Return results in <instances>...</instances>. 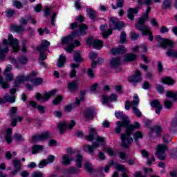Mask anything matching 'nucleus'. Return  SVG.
<instances>
[{
	"label": "nucleus",
	"instance_id": "e433bc0d",
	"mask_svg": "<svg viewBox=\"0 0 177 177\" xmlns=\"http://www.w3.org/2000/svg\"><path fill=\"white\" fill-rule=\"evenodd\" d=\"M113 55H117V53H124V52H127V48L124 46H121L120 48H113L111 50Z\"/></svg>",
	"mask_w": 177,
	"mask_h": 177
},
{
	"label": "nucleus",
	"instance_id": "20e7f679",
	"mask_svg": "<svg viewBox=\"0 0 177 177\" xmlns=\"http://www.w3.org/2000/svg\"><path fill=\"white\" fill-rule=\"evenodd\" d=\"M38 75V73L37 71H32L28 76H24V75H18L14 82V86L17 88L21 85V84H24V82L27 81H30L35 85L36 86H39V85H42L44 84V80L41 77H36Z\"/></svg>",
	"mask_w": 177,
	"mask_h": 177
},
{
	"label": "nucleus",
	"instance_id": "2eb2a0df",
	"mask_svg": "<svg viewBox=\"0 0 177 177\" xmlns=\"http://www.w3.org/2000/svg\"><path fill=\"white\" fill-rule=\"evenodd\" d=\"M55 93V90H53L48 93H44L43 95H41L40 93H37L35 95V97L37 100H39V102H48V100H49V99H50V97L53 96Z\"/></svg>",
	"mask_w": 177,
	"mask_h": 177
},
{
	"label": "nucleus",
	"instance_id": "37998d69",
	"mask_svg": "<svg viewBox=\"0 0 177 177\" xmlns=\"http://www.w3.org/2000/svg\"><path fill=\"white\" fill-rule=\"evenodd\" d=\"M75 164L78 168L82 167V156L78 154L75 159Z\"/></svg>",
	"mask_w": 177,
	"mask_h": 177
},
{
	"label": "nucleus",
	"instance_id": "412c9836",
	"mask_svg": "<svg viewBox=\"0 0 177 177\" xmlns=\"http://www.w3.org/2000/svg\"><path fill=\"white\" fill-rule=\"evenodd\" d=\"M115 100H117V95H115V94H111L110 97L106 95H102L101 97V101L103 103V104L111 103V102H115Z\"/></svg>",
	"mask_w": 177,
	"mask_h": 177
},
{
	"label": "nucleus",
	"instance_id": "7ed1b4c3",
	"mask_svg": "<svg viewBox=\"0 0 177 177\" xmlns=\"http://www.w3.org/2000/svg\"><path fill=\"white\" fill-rule=\"evenodd\" d=\"M8 45L11 46L12 52H19L20 50V46L19 45V40L13 38L12 35H9L8 39L3 41V44L0 45V61L5 59V55L9 52Z\"/></svg>",
	"mask_w": 177,
	"mask_h": 177
},
{
	"label": "nucleus",
	"instance_id": "13d9d810",
	"mask_svg": "<svg viewBox=\"0 0 177 177\" xmlns=\"http://www.w3.org/2000/svg\"><path fill=\"white\" fill-rule=\"evenodd\" d=\"M84 96H80L75 99V106L77 104V106H80L81 104V102H84Z\"/></svg>",
	"mask_w": 177,
	"mask_h": 177
},
{
	"label": "nucleus",
	"instance_id": "4c0bfd02",
	"mask_svg": "<svg viewBox=\"0 0 177 177\" xmlns=\"http://www.w3.org/2000/svg\"><path fill=\"white\" fill-rule=\"evenodd\" d=\"M50 45V42L48 41V40H42L41 46L38 48L39 50H46L48 46Z\"/></svg>",
	"mask_w": 177,
	"mask_h": 177
},
{
	"label": "nucleus",
	"instance_id": "e2e57ef3",
	"mask_svg": "<svg viewBox=\"0 0 177 177\" xmlns=\"http://www.w3.org/2000/svg\"><path fill=\"white\" fill-rule=\"evenodd\" d=\"M62 100H63V97L60 95L57 96V98H55L53 102V104H59V103H60V102H62Z\"/></svg>",
	"mask_w": 177,
	"mask_h": 177
},
{
	"label": "nucleus",
	"instance_id": "39448f33",
	"mask_svg": "<svg viewBox=\"0 0 177 177\" xmlns=\"http://www.w3.org/2000/svg\"><path fill=\"white\" fill-rule=\"evenodd\" d=\"M124 125L126 132L121 136L122 146H123V147H129L131 144L133 142V138L131 136V133H132L133 131H135V129H139L140 124L139 122H135L134 125L130 124L129 120V122Z\"/></svg>",
	"mask_w": 177,
	"mask_h": 177
},
{
	"label": "nucleus",
	"instance_id": "c85d7f7f",
	"mask_svg": "<svg viewBox=\"0 0 177 177\" xmlns=\"http://www.w3.org/2000/svg\"><path fill=\"white\" fill-rule=\"evenodd\" d=\"M67 88L71 92H74V91H77V89H78V82L73 81L68 82L67 84Z\"/></svg>",
	"mask_w": 177,
	"mask_h": 177
},
{
	"label": "nucleus",
	"instance_id": "bf43d9fd",
	"mask_svg": "<svg viewBox=\"0 0 177 177\" xmlns=\"http://www.w3.org/2000/svg\"><path fill=\"white\" fill-rule=\"evenodd\" d=\"M164 105L166 109H171L172 107V102L169 100H166L164 102Z\"/></svg>",
	"mask_w": 177,
	"mask_h": 177
},
{
	"label": "nucleus",
	"instance_id": "c9c22d12",
	"mask_svg": "<svg viewBox=\"0 0 177 177\" xmlns=\"http://www.w3.org/2000/svg\"><path fill=\"white\" fill-rule=\"evenodd\" d=\"M78 67H80V64H71V73L69 75L71 78L75 77V75L77 74V71H75V68H78Z\"/></svg>",
	"mask_w": 177,
	"mask_h": 177
},
{
	"label": "nucleus",
	"instance_id": "f03ea898",
	"mask_svg": "<svg viewBox=\"0 0 177 177\" xmlns=\"http://www.w3.org/2000/svg\"><path fill=\"white\" fill-rule=\"evenodd\" d=\"M93 139H95L96 142H93L92 146L85 145L84 147V151H87L88 153H93L95 149H97V147H100V146H103L106 143L105 138L97 136V133L96 132V129L95 128L89 127L88 136H87L86 140L88 142H92Z\"/></svg>",
	"mask_w": 177,
	"mask_h": 177
},
{
	"label": "nucleus",
	"instance_id": "6ab92c4d",
	"mask_svg": "<svg viewBox=\"0 0 177 177\" xmlns=\"http://www.w3.org/2000/svg\"><path fill=\"white\" fill-rule=\"evenodd\" d=\"M141 154L143 158L147 159V165H151V164H153V162L156 161V158H154V156L149 155L146 150L141 151Z\"/></svg>",
	"mask_w": 177,
	"mask_h": 177
},
{
	"label": "nucleus",
	"instance_id": "473e14b6",
	"mask_svg": "<svg viewBox=\"0 0 177 177\" xmlns=\"http://www.w3.org/2000/svg\"><path fill=\"white\" fill-rule=\"evenodd\" d=\"M12 130L11 128H8L6 131V140L7 143H12V140L13 139L12 138Z\"/></svg>",
	"mask_w": 177,
	"mask_h": 177
},
{
	"label": "nucleus",
	"instance_id": "cd10ccee",
	"mask_svg": "<svg viewBox=\"0 0 177 177\" xmlns=\"http://www.w3.org/2000/svg\"><path fill=\"white\" fill-rule=\"evenodd\" d=\"M29 106H30V107H32V109H37L38 111L41 114H44V113H45V107H44L41 105L37 106V103L34 101H30L29 102Z\"/></svg>",
	"mask_w": 177,
	"mask_h": 177
},
{
	"label": "nucleus",
	"instance_id": "6e6d98bb",
	"mask_svg": "<svg viewBox=\"0 0 177 177\" xmlns=\"http://www.w3.org/2000/svg\"><path fill=\"white\" fill-rule=\"evenodd\" d=\"M105 151L111 157L115 156V152H114V151H113V149H111V148H110V147H106L105 149Z\"/></svg>",
	"mask_w": 177,
	"mask_h": 177
},
{
	"label": "nucleus",
	"instance_id": "09e8293b",
	"mask_svg": "<svg viewBox=\"0 0 177 177\" xmlns=\"http://www.w3.org/2000/svg\"><path fill=\"white\" fill-rule=\"evenodd\" d=\"M73 107H75V104H68L64 106V110L66 113H70L73 110Z\"/></svg>",
	"mask_w": 177,
	"mask_h": 177
},
{
	"label": "nucleus",
	"instance_id": "5701e85b",
	"mask_svg": "<svg viewBox=\"0 0 177 177\" xmlns=\"http://www.w3.org/2000/svg\"><path fill=\"white\" fill-rule=\"evenodd\" d=\"M28 21H31L32 24H37V21L32 19L31 15H28L25 18H21L20 20L21 26H26Z\"/></svg>",
	"mask_w": 177,
	"mask_h": 177
},
{
	"label": "nucleus",
	"instance_id": "3c124183",
	"mask_svg": "<svg viewBox=\"0 0 177 177\" xmlns=\"http://www.w3.org/2000/svg\"><path fill=\"white\" fill-rule=\"evenodd\" d=\"M117 165L118 164H115V162H114V160H111L109 162V165L105 166V167L104 169V172H106V173L109 172V171L110 170V167H111V165H115H115Z\"/></svg>",
	"mask_w": 177,
	"mask_h": 177
},
{
	"label": "nucleus",
	"instance_id": "79ce46f5",
	"mask_svg": "<svg viewBox=\"0 0 177 177\" xmlns=\"http://www.w3.org/2000/svg\"><path fill=\"white\" fill-rule=\"evenodd\" d=\"M133 139L136 142H138V140H140V139L143 138V133L141 131H137L134 133L133 136Z\"/></svg>",
	"mask_w": 177,
	"mask_h": 177
},
{
	"label": "nucleus",
	"instance_id": "052dcab7",
	"mask_svg": "<svg viewBox=\"0 0 177 177\" xmlns=\"http://www.w3.org/2000/svg\"><path fill=\"white\" fill-rule=\"evenodd\" d=\"M56 157H55V156L53 155H50L48 158H47V164H52V162H54L55 160Z\"/></svg>",
	"mask_w": 177,
	"mask_h": 177
},
{
	"label": "nucleus",
	"instance_id": "4468645a",
	"mask_svg": "<svg viewBox=\"0 0 177 177\" xmlns=\"http://www.w3.org/2000/svg\"><path fill=\"white\" fill-rule=\"evenodd\" d=\"M86 43L88 45L93 46L95 49H101V48H103V41L99 40L97 39H95L93 36L89 37L87 39Z\"/></svg>",
	"mask_w": 177,
	"mask_h": 177
},
{
	"label": "nucleus",
	"instance_id": "c03bdc74",
	"mask_svg": "<svg viewBox=\"0 0 177 177\" xmlns=\"http://www.w3.org/2000/svg\"><path fill=\"white\" fill-rule=\"evenodd\" d=\"M44 149V147L41 145H35L32 148V154H37V153H39V151Z\"/></svg>",
	"mask_w": 177,
	"mask_h": 177
},
{
	"label": "nucleus",
	"instance_id": "dca6fc26",
	"mask_svg": "<svg viewBox=\"0 0 177 177\" xmlns=\"http://www.w3.org/2000/svg\"><path fill=\"white\" fill-rule=\"evenodd\" d=\"M10 95L9 94H6L3 99V103H6L9 102L10 103H15L16 102V96L15 95V93H16V88H12L10 91Z\"/></svg>",
	"mask_w": 177,
	"mask_h": 177
},
{
	"label": "nucleus",
	"instance_id": "a19ab883",
	"mask_svg": "<svg viewBox=\"0 0 177 177\" xmlns=\"http://www.w3.org/2000/svg\"><path fill=\"white\" fill-rule=\"evenodd\" d=\"M73 60L76 62V63H80L82 62V58H81V51H76L73 55Z\"/></svg>",
	"mask_w": 177,
	"mask_h": 177
},
{
	"label": "nucleus",
	"instance_id": "aec40b11",
	"mask_svg": "<svg viewBox=\"0 0 177 177\" xmlns=\"http://www.w3.org/2000/svg\"><path fill=\"white\" fill-rule=\"evenodd\" d=\"M49 138V133L48 132H44L41 134H39L37 136H35L32 138V142L33 143H35L36 142H41L42 140H45V139H48Z\"/></svg>",
	"mask_w": 177,
	"mask_h": 177
},
{
	"label": "nucleus",
	"instance_id": "338daca9",
	"mask_svg": "<svg viewBox=\"0 0 177 177\" xmlns=\"http://www.w3.org/2000/svg\"><path fill=\"white\" fill-rule=\"evenodd\" d=\"M156 91L158 93H164V87L160 84L156 86Z\"/></svg>",
	"mask_w": 177,
	"mask_h": 177
},
{
	"label": "nucleus",
	"instance_id": "9b49d317",
	"mask_svg": "<svg viewBox=\"0 0 177 177\" xmlns=\"http://www.w3.org/2000/svg\"><path fill=\"white\" fill-rule=\"evenodd\" d=\"M3 75L6 77V81L3 80V77L0 75V85L1 88L3 89H6L10 86V84H8V82H10L11 81H13L14 75L13 73H4Z\"/></svg>",
	"mask_w": 177,
	"mask_h": 177
},
{
	"label": "nucleus",
	"instance_id": "f704fd0d",
	"mask_svg": "<svg viewBox=\"0 0 177 177\" xmlns=\"http://www.w3.org/2000/svg\"><path fill=\"white\" fill-rule=\"evenodd\" d=\"M110 64H111V67H113V68L118 67V66L121 64V60L120 59V57H116L112 58V59L111 60Z\"/></svg>",
	"mask_w": 177,
	"mask_h": 177
},
{
	"label": "nucleus",
	"instance_id": "b1692460",
	"mask_svg": "<svg viewBox=\"0 0 177 177\" xmlns=\"http://www.w3.org/2000/svg\"><path fill=\"white\" fill-rule=\"evenodd\" d=\"M151 107H155L156 114H160L161 110H162V106L160 104V101L155 100L151 104Z\"/></svg>",
	"mask_w": 177,
	"mask_h": 177
},
{
	"label": "nucleus",
	"instance_id": "8fccbe9b",
	"mask_svg": "<svg viewBox=\"0 0 177 177\" xmlns=\"http://www.w3.org/2000/svg\"><path fill=\"white\" fill-rule=\"evenodd\" d=\"M177 96L176 92L167 91L166 94V97H171V99H176Z\"/></svg>",
	"mask_w": 177,
	"mask_h": 177
},
{
	"label": "nucleus",
	"instance_id": "4d7b16f0",
	"mask_svg": "<svg viewBox=\"0 0 177 177\" xmlns=\"http://www.w3.org/2000/svg\"><path fill=\"white\" fill-rule=\"evenodd\" d=\"M175 50L173 49H169L167 51L166 55L169 56V57H175Z\"/></svg>",
	"mask_w": 177,
	"mask_h": 177
},
{
	"label": "nucleus",
	"instance_id": "c756f323",
	"mask_svg": "<svg viewBox=\"0 0 177 177\" xmlns=\"http://www.w3.org/2000/svg\"><path fill=\"white\" fill-rule=\"evenodd\" d=\"M161 132V127L156 126L152 128L149 131L150 136H158Z\"/></svg>",
	"mask_w": 177,
	"mask_h": 177
},
{
	"label": "nucleus",
	"instance_id": "5fc2aeb1",
	"mask_svg": "<svg viewBox=\"0 0 177 177\" xmlns=\"http://www.w3.org/2000/svg\"><path fill=\"white\" fill-rule=\"evenodd\" d=\"M119 157L121 158L122 162H125V161H127V158H128V156L127 154H125V152H120L119 153Z\"/></svg>",
	"mask_w": 177,
	"mask_h": 177
},
{
	"label": "nucleus",
	"instance_id": "ea45409f",
	"mask_svg": "<svg viewBox=\"0 0 177 177\" xmlns=\"http://www.w3.org/2000/svg\"><path fill=\"white\" fill-rule=\"evenodd\" d=\"M136 55L135 54H127L124 56V62H132L133 60H136Z\"/></svg>",
	"mask_w": 177,
	"mask_h": 177
},
{
	"label": "nucleus",
	"instance_id": "de8ad7c7",
	"mask_svg": "<svg viewBox=\"0 0 177 177\" xmlns=\"http://www.w3.org/2000/svg\"><path fill=\"white\" fill-rule=\"evenodd\" d=\"M17 121H19V122H21V121H23V118L19 116H16L15 118H13L11 122L12 127H16Z\"/></svg>",
	"mask_w": 177,
	"mask_h": 177
},
{
	"label": "nucleus",
	"instance_id": "49530a36",
	"mask_svg": "<svg viewBox=\"0 0 177 177\" xmlns=\"http://www.w3.org/2000/svg\"><path fill=\"white\" fill-rule=\"evenodd\" d=\"M85 169L88 171V172H92V169H93V166H92V163L86 162L84 165Z\"/></svg>",
	"mask_w": 177,
	"mask_h": 177
},
{
	"label": "nucleus",
	"instance_id": "a878e982",
	"mask_svg": "<svg viewBox=\"0 0 177 177\" xmlns=\"http://www.w3.org/2000/svg\"><path fill=\"white\" fill-rule=\"evenodd\" d=\"M73 161V158L67 154H64L60 160V163L64 165H68Z\"/></svg>",
	"mask_w": 177,
	"mask_h": 177
},
{
	"label": "nucleus",
	"instance_id": "423d86ee",
	"mask_svg": "<svg viewBox=\"0 0 177 177\" xmlns=\"http://www.w3.org/2000/svg\"><path fill=\"white\" fill-rule=\"evenodd\" d=\"M109 27L107 31V26L106 25H102L100 27L101 31H102V37L104 38H107L109 35H111L113 30H121L122 27H124V22L118 20L115 17H111L109 19Z\"/></svg>",
	"mask_w": 177,
	"mask_h": 177
},
{
	"label": "nucleus",
	"instance_id": "bb28decb",
	"mask_svg": "<svg viewBox=\"0 0 177 177\" xmlns=\"http://www.w3.org/2000/svg\"><path fill=\"white\" fill-rule=\"evenodd\" d=\"M160 82H162V84H165L169 86H172V85L175 84V80L171 77H165L161 78Z\"/></svg>",
	"mask_w": 177,
	"mask_h": 177
},
{
	"label": "nucleus",
	"instance_id": "72a5a7b5",
	"mask_svg": "<svg viewBox=\"0 0 177 177\" xmlns=\"http://www.w3.org/2000/svg\"><path fill=\"white\" fill-rule=\"evenodd\" d=\"M64 64H66V55L64 54H62L58 59V62L57 63V67H64Z\"/></svg>",
	"mask_w": 177,
	"mask_h": 177
},
{
	"label": "nucleus",
	"instance_id": "a18cd8bd",
	"mask_svg": "<svg viewBox=\"0 0 177 177\" xmlns=\"http://www.w3.org/2000/svg\"><path fill=\"white\" fill-rule=\"evenodd\" d=\"M87 15L90 19H95L96 17V12L91 8L86 9Z\"/></svg>",
	"mask_w": 177,
	"mask_h": 177
},
{
	"label": "nucleus",
	"instance_id": "0e129e2a",
	"mask_svg": "<svg viewBox=\"0 0 177 177\" xmlns=\"http://www.w3.org/2000/svg\"><path fill=\"white\" fill-rule=\"evenodd\" d=\"M163 6L165 9H168L171 7V0H165L163 2Z\"/></svg>",
	"mask_w": 177,
	"mask_h": 177
},
{
	"label": "nucleus",
	"instance_id": "603ef678",
	"mask_svg": "<svg viewBox=\"0 0 177 177\" xmlns=\"http://www.w3.org/2000/svg\"><path fill=\"white\" fill-rule=\"evenodd\" d=\"M127 42V34L125 32H122L120 35V43L125 44Z\"/></svg>",
	"mask_w": 177,
	"mask_h": 177
},
{
	"label": "nucleus",
	"instance_id": "393cba45",
	"mask_svg": "<svg viewBox=\"0 0 177 177\" xmlns=\"http://www.w3.org/2000/svg\"><path fill=\"white\" fill-rule=\"evenodd\" d=\"M151 11V7H147L146 13L137 21V23H140L141 25H144L146 23L147 19H149V13Z\"/></svg>",
	"mask_w": 177,
	"mask_h": 177
},
{
	"label": "nucleus",
	"instance_id": "1a4fd4ad",
	"mask_svg": "<svg viewBox=\"0 0 177 177\" xmlns=\"http://www.w3.org/2000/svg\"><path fill=\"white\" fill-rule=\"evenodd\" d=\"M136 29L138 31H142V35H149V41H153L154 39V37H153V34L150 31V28L147 26L142 25L140 23L135 24Z\"/></svg>",
	"mask_w": 177,
	"mask_h": 177
},
{
	"label": "nucleus",
	"instance_id": "864d4df0",
	"mask_svg": "<svg viewBox=\"0 0 177 177\" xmlns=\"http://www.w3.org/2000/svg\"><path fill=\"white\" fill-rule=\"evenodd\" d=\"M12 28L16 31V32H22V31H24V27L23 26H13Z\"/></svg>",
	"mask_w": 177,
	"mask_h": 177
},
{
	"label": "nucleus",
	"instance_id": "ddd939ff",
	"mask_svg": "<svg viewBox=\"0 0 177 177\" xmlns=\"http://www.w3.org/2000/svg\"><path fill=\"white\" fill-rule=\"evenodd\" d=\"M57 127L60 133L62 134L64 133L67 128L68 129H73V128L75 127V121L71 120L69 123H67L66 122H61L58 124Z\"/></svg>",
	"mask_w": 177,
	"mask_h": 177
},
{
	"label": "nucleus",
	"instance_id": "774afa93",
	"mask_svg": "<svg viewBox=\"0 0 177 177\" xmlns=\"http://www.w3.org/2000/svg\"><path fill=\"white\" fill-rule=\"evenodd\" d=\"M32 177H44V174L41 171H35L32 174Z\"/></svg>",
	"mask_w": 177,
	"mask_h": 177
},
{
	"label": "nucleus",
	"instance_id": "7c9ffc66",
	"mask_svg": "<svg viewBox=\"0 0 177 177\" xmlns=\"http://www.w3.org/2000/svg\"><path fill=\"white\" fill-rule=\"evenodd\" d=\"M65 176H68V175H73L74 174H80V170L77 167H70L69 169H66L64 171Z\"/></svg>",
	"mask_w": 177,
	"mask_h": 177
},
{
	"label": "nucleus",
	"instance_id": "0eeeda50",
	"mask_svg": "<svg viewBox=\"0 0 177 177\" xmlns=\"http://www.w3.org/2000/svg\"><path fill=\"white\" fill-rule=\"evenodd\" d=\"M139 105V96L138 95H134L133 102L131 103L129 101H127L125 103V110H129L131 107L136 115V117H142V112L139 109H138V106Z\"/></svg>",
	"mask_w": 177,
	"mask_h": 177
},
{
	"label": "nucleus",
	"instance_id": "f3484780",
	"mask_svg": "<svg viewBox=\"0 0 177 177\" xmlns=\"http://www.w3.org/2000/svg\"><path fill=\"white\" fill-rule=\"evenodd\" d=\"M10 61L12 64H15V68H20V64H27V57H21L18 60H16L15 58H10Z\"/></svg>",
	"mask_w": 177,
	"mask_h": 177
},
{
	"label": "nucleus",
	"instance_id": "f257e3e1",
	"mask_svg": "<svg viewBox=\"0 0 177 177\" xmlns=\"http://www.w3.org/2000/svg\"><path fill=\"white\" fill-rule=\"evenodd\" d=\"M80 29L77 32H73L71 35L63 37L61 39L62 45H66L65 50L68 53H71L73 52V49H74V46H80V41H75V44H73V39H74L75 37H80V35H84L86 30H88V26L86 25L82 24L79 26Z\"/></svg>",
	"mask_w": 177,
	"mask_h": 177
},
{
	"label": "nucleus",
	"instance_id": "58836bf2",
	"mask_svg": "<svg viewBox=\"0 0 177 177\" xmlns=\"http://www.w3.org/2000/svg\"><path fill=\"white\" fill-rule=\"evenodd\" d=\"M13 165H14L15 169L12 172V175H16V174H17V171L20 169V160H13Z\"/></svg>",
	"mask_w": 177,
	"mask_h": 177
},
{
	"label": "nucleus",
	"instance_id": "9d476101",
	"mask_svg": "<svg viewBox=\"0 0 177 177\" xmlns=\"http://www.w3.org/2000/svg\"><path fill=\"white\" fill-rule=\"evenodd\" d=\"M168 150V147L165 144H159L156 147V151L155 152V156L159 158V160H165L167 155L165 151Z\"/></svg>",
	"mask_w": 177,
	"mask_h": 177
},
{
	"label": "nucleus",
	"instance_id": "a211bd4d",
	"mask_svg": "<svg viewBox=\"0 0 177 177\" xmlns=\"http://www.w3.org/2000/svg\"><path fill=\"white\" fill-rule=\"evenodd\" d=\"M89 57H90V59L92 60V62H91L92 68H95L96 64H102V63H103V59L102 58H99L97 62L93 61L95 60V59H97V54H96L95 53H93V52L91 53L89 55Z\"/></svg>",
	"mask_w": 177,
	"mask_h": 177
},
{
	"label": "nucleus",
	"instance_id": "4be33fe9",
	"mask_svg": "<svg viewBox=\"0 0 177 177\" xmlns=\"http://www.w3.org/2000/svg\"><path fill=\"white\" fill-rule=\"evenodd\" d=\"M129 81L130 82H140L142 81V74H140V71H137L135 72L133 76H131L129 78Z\"/></svg>",
	"mask_w": 177,
	"mask_h": 177
},
{
	"label": "nucleus",
	"instance_id": "680f3d73",
	"mask_svg": "<svg viewBox=\"0 0 177 177\" xmlns=\"http://www.w3.org/2000/svg\"><path fill=\"white\" fill-rule=\"evenodd\" d=\"M46 165H48V162L46 161V160H42L39 163V168H45Z\"/></svg>",
	"mask_w": 177,
	"mask_h": 177
},
{
	"label": "nucleus",
	"instance_id": "6e6552de",
	"mask_svg": "<svg viewBox=\"0 0 177 177\" xmlns=\"http://www.w3.org/2000/svg\"><path fill=\"white\" fill-rule=\"evenodd\" d=\"M115 115L116 118H118V120H122V121H118L116 122L117 127L115 129V132L116 133H120V132H121V128H122V127L125 128V124L127 122H129V118H128V116H127V115L124 114V112L120 111H115Z\"/></svg>",
	"mask_w": 177,
	"mask_h": 177
},
{
	"label": "nucleus",
	"instance_id": "f8f14e48",
	"mask_svg": "<svg viewBox=\"0 0 177 177\" xmlns=\"http://www.w3.org/2000/svg\"><path fill=\"white\" fill-rule=\"evenodd\" d=\"M156 41H157L158 45L165 49V48H174V42L168 39H164L160 36H156L155 37Z\"/></svg>",
	"mask_w": 177,
	"mask_h": 177
},
{
	"label": "nucleus",
	"instance_id": "69168bd1",
	"mask_svg": "<svg viewBox=\"0 0 177 177\" xmlns=\"http://www.w3.org/2000/svg\"><path fill=\"white\" fill-rule=\"evenodd\" d=\"M87 75L90 78H93V77H95V72H93V70L92 68H88L87 71Z\"/></svg>",
	"mask_w": 177,
	"mask_h": 177
},
{
	"label": "nucleus",
	"instance_id": "2f4dec72",
	"mask_svg": "<svg viewBox=\"0 0 177 177\" xmlns=\"http://www.w3.org/2000/svg\"><path fill=\"white\" fill-rule=\"evenodd\" d=\"M138 8L129 9L128 18L130 20H133V19H135V15H136V13H138Z\"/></svg>",
	"mask_w": 177,
	"mask_h": 177
}]
</instances>
